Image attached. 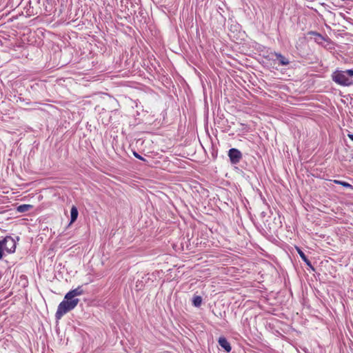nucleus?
<instances>
[{
  "mask_svg": "<svg viewBox=\"0 0 353 353\" xmlns=\"http://www.w3.org/2000/svg\"><path fill=\"white\" fill-rule=\"evenodd\" d=\"M333 81L339 85L348 86L353 83V70H336L332 74Z\"/></svg>",
  "mask_w": 353,
  "mask_h": 353,
  "instance_id": "obj_1",
  "label": "nucleus"
},
{
  "mask_svg": "<svg viewBox=\"0 0 353 353\" xmlns=\"http://www.w3.org/2000/svg\"><path fill=\"white\" fill-rule=\"evenodd\" d=\"M79 299H65L58 305L55 317L57 320L61 319L64 314L73 310L79 303Z\"/></svg>",
  "mask_w": 353,
  "mask_h": 353,
  "instance_id": "obj_2",
  "label": "nucleus"
},
{
  "mask_svg": "<svg viewBox=\"0 0 353 353\" xmlns=\"http://www.w3.org/2000/svg\"><path fill=\"white\" fill-rule=\"evenodd\" d=\"M0 243L3 250L7 253L10 254L15 252L16 242L12 237L7 236L3 240L0 241Z\"/></svg>",
  "mask_w": 353,
  "mask_h": 353,
  "instance_id": "obj_3",
  "label": "nucleus"
},
{
  "mask_svg": "<svg viewBox=\"0 0 353 353\" xmlns=\"http://www.w3.org/2000/svg\"><path fill=\"white\" fill-rule=\"evenodd\" d=\"M228 157L232 164H236L242 159V154L238 149L232 148L228 151Z\"/></svg>",
  "mask_w": 353,
  "mask_h": 353,
  "instance_id": "obj_4",
  "label": "nucleus"
},
{
  "mask_svg": "<svg viewBox=\"0 0 353 353\" xmlns=\"http://www.w3.org/2000/svg\"><path fill=\"white\" fill-rule=\"evenodd\" d=\"M84 293L83 290L81 285L78 286L77 288L69 291L65 295V299H75L74 297L77 296H81Z\"/></svg>",
  "mask_w": 353,
  "mask_h": 353,
  "instance_id": "obj_5",
  "label": "nucleus"
},
{
  "mask_svg": "<svg viewBox=\"0 0 353 353\" xmlns=\"http://www.w3.org/2000/svg\"><path fill=\"white\" fill-rule=\"evenodd\" d=\"M219 345L223 348L227 352H230L232 350L231 345L228 340L225 337H219L218 340Z\"/></svg>",
  "mask_w": 353,
  "mask_h": 353,
  "instance_id": "obj_6",
  "label": "nucleus"
},
{
  "mask_svg": "<svg viewBox=\"0 0 353 353\" xmlns=\"http://www.w3.org/2000/svg\"><path fill=\"white\" fill-rule=\"evenodd\" d=\"M274 55L276 57V60L279 61V64L281 65H287L290 63L289 60L283 55H282L281 53L275 52Z\"/></svg>",
  "mask_w": 353,
  "mask_h": 353,
  "instance_id": "obj_7",
  "label": "nucleus"
},
{
  "mask_svg": "<svg viewBox=\"0 0 353 353\" xmlns=\"http://www.w3.org/2000/svg\"><path fill=\"white\" fill-rule=\"evenodd\" d=\"M70 216H71L70 223H74L77 220V216H78L77 208L74 205L72 207L71 210H70Z\"/></svg>",
  "mask_w": 353,
  "mask_h": 353,
  "instance_id": "obj_8",
  "label": "nucleus"
},
{
  "mask_svg": "<svg viewBox=\"0 0 353 353\" xmlns=\"http://www.w3.org/2000/svg\"><path fill=\"white\" fill-rule=\"evenodd\" d=\"M32 208V205H31L23 204V205H20L19 206H18L17 210L19 212H26Z\"/></svg>",
  "mask_w": 353,
  "mask_h": 353,
  "instance_id": "obj_9",
  "label": "nucleus"
},
{
  "mask_svg": "<svg viewBox=\"0 0 353 353\" xmlns=\"http://www.w3.org/2000/svg\"><path fill=\"white\" fill-rule=\"evenodd\" d=\"M202 303V298L200 296H194L192 299V304L195 307H200Z\"/></svg>",
  "mask_w": 353,
  "mask_h": 353,
  "instance_id": "obj_10",
  "label": "nucleus"
},
{
  "mask_svg": "<svg viewBox=\"0 0 353 353\" xmlns=\"http://www.w3.org/2000/svg\"><path fill=\"white\" fill-rule=\"evenodd\" d=\"M298 253L300 256V257L302 259V260L305 262L307 265H310V261L307 259V257L305 256V254L299 249L297 248Z\"/></svg>",
  "mask_w": 353,
  "mask_h": 353,
  "instance_id": "obj_11",
  "label": "nucleus"
},
{
  "mask_svg": "<svg viewBox=\"0 0 353 353\" xmlns=\"http://www.w3.org/2000/svg\"><path fill=\"white\" fill-rule=\"evenodd\" d=\"M341 185L343 186V187H345V188H349L353 189L352 185L351 184H350L349 183L345 182V181H343L341 183Z\"/></svg>",
  "mask_w": 353,
  "mask_h": 353,
  "instance_id": "obj_12",
  "label": "nucleus"
},
{
  "mask_svg": "<svg viewBox=\"0 0 353 353\" xmlns=\"http://www.w3.org/2000/svg\"><path fill=\"white\" fill-rule=\"evenodd\" d=\"M134 157H135L136 158H137L138 159H140V160L143 161H145V159L143 157H142L141 155H139V154L138 153H137V152H134Z\"/></svg>",
  "mask_w": 353,
  "mask_h": 353,
  "instance_id": "obj_13",
  "label": "nucleus"
},
{
  "mask_svg": "<svg viewBox=\"0 0 353 353\" xmlns=\"http://www.w3.org/2000/svg\"><path fill=\"white\" fill-rule=\"evenodd\" d=\"M333 182L336 184H339V185H341V183L343 182L342 181H339V180H334Z\"/></svg>",
  "mask_w": 353,
  "mask_h": 353,
  "instance_id": "obj_14",
  "label": "nucleus"
},
{
  "mask_svg": "<svg viewBox=\"0 0 353 353\" xmlns=\"http://www.w3.org/2000/svg\"><path fill=\"white\" fill-rule=\"evenodd\" d=\"M348 137H349L352 141H353V134H348Z\"/></svg>",
  "mask_w": 353,
  "mask_h": 353,
  "instance_id": "obj_15",
  "label": "nucleus"
}]
</instances>
